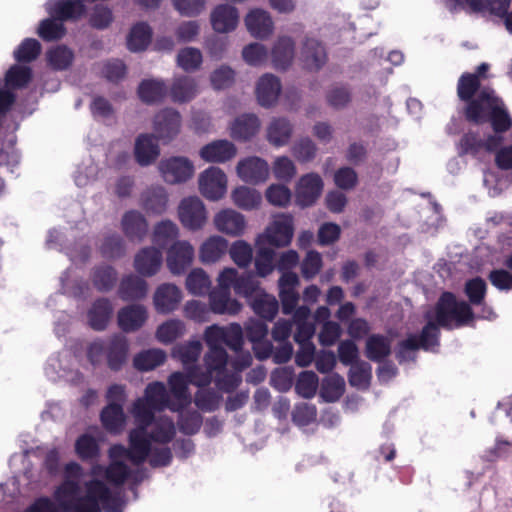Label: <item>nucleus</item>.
<instances>
[{
	"label": "nucleus",
	"instance_id": "nucleus-28",
	"mask_svg": "<svg viewBox=\"0 0 512 512\" xmlns=\"http://www.w3.org/2000/svg\"><path fill=\"white\" fill-rule=\"evenodd\" d=\"M209 305L215 314H228L236 315L241 309L242 305L231 297L230 291L214 289L209 293Z\"/></svg>",
	"mask_w": 512,
	"mask_h": 512
},
{
	"label": "nucleus",
	"instance_id": "nucleus-3",
	"mask_svg": "<svg viewBox=\"0 0 512 512\" xmlns=\"http://www.w3.org/2000/svg\"><path fill=\"white\" fill-rule=\"evenodd\" d=\"M427 320L420 339L415 335L409 336L400 343L397 358L400 362L414 360L416 350L421 347L425 350L433 349L438 345L439 329H452L467 325L473 320L474 314L470 305L464 301H457L452 293L445 292L439 298L435 310L427 311Z\"/></svg>",
	"mask_w": 512,
	"mask_h": 512
},
{
	"label": "nucleus",
	"instance_id": "nucleus-50",
	"mask_svg": "<svg viewBox=\"0 0 512 512\" xmlns=\"http://www.w3.org/2000/svg\"><path fill=\"white\" fill-rule=\"evenodd\" d=\"M203 61L202 53L198 48L185 47L177 54L178 66L186 72L196 71Z\"/></svg>",
	"mask_w": 512,
	"mask_h": 512
},
{
	"label": "nucleus",
	"instance_id": "nucleus-46",
	"mask_svg": "<svg viewBox=\"0 0 512 512\" xmlns=\"http://www.w3.org/2000/svg\"><path fill=\"white\" fill-rule=\"evenodd\" d=\"M101 419L105 428L111 432H119L124 428L125 415L122 405L109 404L101 413Z\"/></svg>",
	"mask_w": 512,
	"mask_h": 512
},
{
	"label": "nucleus",
	"instance_id": "nucleus-64",
	"mask_svg": "<svg viewBox=\"0 0 512 512\" xmlns=\"http://www.w3.org/2000/svg\"><path fill=\"white\" fill-rule=\"evenodd\" d=\"M30 78V68L14 65L6 74V83L13 88H20L25 86Z\"/></svg>",
	"mask_w": 512,
	"mask_h": 512
},
{
	"label": "nucleus",
	"instance_id": "nucleus-52",
	"mask_svg": "<svg viewBox=\"0 0 512 512\" xmlns=\"http://www.w3.org/2000/svg\"><path fill=\"white\" fill-rule=\"evenodd\" d=\"M233 262L240 268L248 267L253 259V250L250 244L243 240L235 241L229 249Z\"/></svg>",
	"mask_w": 512,
	"mask_h": 512
},
{
	"label": "nucleus",
	"instance_id": "nucleus-27",
	"mask_svg": "<svg viewBox=\"0 0 512 512\" xmlns=\"http://www.w3.org/2000/svg\"><path fill=\"white\" fill-rule=\"evenodd\" d=\"M162 265V253L154 247L142 249L134 260V267L142 276L155 275Z\"/></svg>",
	"mask_w": 512,
	"mask_h": 512
},
{
	"label": "nucleus",
	"instance_id": "nucleus-59",
	"mask_svg": "<svg viewBox=\"0 0 512 512\" xmlns=\"http://www.w3.org/2000/svg\"><path fill=\"white\" fill-rule=\"evenodd\" d=\"M256 273L260 277H266L274 270V251L270 248H261L255 257Z\"/></svg>",
	"mask_w": 512,
	"mask_h": 512
},
{
	"label": "nucleus",
	"instance_id": "nucleus-56",
	"mask_svg": "<svg viewBox=\"0 0 512 512\" xmlns=\"http://www.w3.org/2000/svg\"><path fill=\"white\" fill-rule=\"evenodd\" d=\"M272 171L277 179L285 182L290 181L296 175L293 161L286 156H279L274 160Z\"/></svg>",
	"mask_w": 512,
	"mask_h": 512
},
{
	"label": "nucleus",
	"instance_id": "nucleus-38",
	"mask_svg": "<svg viewBox=\"0 0 512 512\" xmlns=\"http://www.w3.org/2000/svg\"><path fill=\"white\" fill-rule=\"evenodd\" d=\"M152 30L147 23L135 24L128 35L127 46L132 52L145 50L151 42Z\"/></svg>",
	"mask_w": 512,
	"mask_h": 512
},
{
	"label": "nucleus",
	"instance_id": "nucleus-44",
	"mask_svg": "<svg viewBox=\"0 0 512 512\" xmlns=\"http://www.w3.org/2000/svg\"><path fill=\"white\" fill-rule=\"evenodd\" d=\"M251 306L256 314L267 320H272L279 308L276 298L263 291L254 297Z\"/></svg>",
	"mask_w": 512,
	"mask_h": 512
},
{
	"label": "nucleus",
	"instance_id": "nucleus-8",
	"mask_svg": "<svg viewBox=\"0 0 512 512\" xmlns=\"http://www.w3.org/2000/svg\"><path fill=\"white\" fill-rule=\"evenodd\" d=\"M182 119L178 111L173 108L160 110L153 119L155 137L164 144L174 140L181 130Z\"/></svg>",
	"mask_w": 512,
	"mask_h": 512
},
{
	"label": "nucleus",
	"instance_id": "nucleus-18",
	"mask_svg": "<svg viewBox=\"0 0 512 512\" xmlns=\"http://www.w3.org/2000/svg\"><path fill=\"white\" fill-rule=\"evenodd\" d=\"M322 189L321 177L316 173H308L296 185V200L303 207L310 206L320 196Z\"/></svg>",
	"mask_w": 512,
	"mask_h": 512
},
{
	"label": "nucleus",
	"instance_id": "nucleus-35",
	"mask_svg": "<svg viewBox=\"0 0 512 512\" xmlns=\"http://www.w3.org/2000/svg\"><path fill=\"white\" fill-rule=\"evenodd\" d=\"M167 358L165 351L159 348L139 352L133 358V366L138 371H151L162 365Z\"/></svg>",
	"mask_w": 512,
	"mask_h": 512
},
{
	"label": "nucleus",
	"instance_id": "nucleus-60",
	"mask_svg": "<svg viewBox=\"0 0 512 512\" xmlns=\"http://www.w3.org/2000/svg\"><path fill=\"white\" fill-rule=\"evenodd\" d=\"M49 64L57 70L66 69L72 62L73 54L65 46H58L48 52Z\"/></svg>",
	"mask_w": 512,
	"mask_h": 512
},
{
	"label": "nucleus",
	"instance_id": "nucleus-49",
	"mask_svg": "<svg viewBox=\"0 0 512 512\" xmlns=\"http://www.w3.org/2000/svg\"><path fill=\"white\" fill-rule=\"evenodd\" d=\"M344 389V379L337 374H333L324 379L321 386V396L327 402H335L343 395Z\"/></svg>",
	"mask_w": 512,
	"mask_h": 512
},
{
	"label": "nucleus",
	"instance_id": "nucleus-55",
	"mask_svg": "<svg viewBox=\"0 0 512 512\" xmlns=\"http://www.w3.org/2000/svg\"><path fill=\"white\" fill-rule=\"evenodd\" d=\"M318 386V377L312 371H304L300 373L296 390L304 398H311L315 395Z\"/></svg>",
	"mask_w": 512,
	"mask_h": 512
},
{
	"label": "nucleus",
	"instance_id": "nucleus-40",
	"mask_svg": "<svg viewBox=\"0 0 512 512\" xmlns=\"http://www.w3.org/2000/svg\"><path fill=\"white\" fill-rule=\"evenodd\" d=\"M310 310L306 306L299 307L294 313V322L297 325V331L294 339L297 343L311 342V338L315 333V327L309 321Z\"/></svg>",
	"mask_w": 512,
	"mask_h": 512
},
{
	"label": "nucleus",
	"instance_id": "nucleus-61",
	"mask_svg": "<svg viewBox=\"0 0 512 512\" xmlns=\"http://www.w3.org/2000/svg\"><path fill=\"white\" fill-rule=\"evenodd\" d=\"M76 452L82 459H93L98 455L99 447L96 439L89 434L80 436L75 444Z\"/></svg>",
	"mask_w": 512,
	"mask_h": 512
},
{
	"label": "nucleus",
	"instance_id": "nucleus-22",
	"mask_svg": "<svg viewBox=\"0 0 512 512\" xmlns=\"http://www.w3.org/2000/svg\"><path fill=\"white\" fill-rule=\"evenodd\" d=\"M228 251V241L219 235L208 237L199 247V260L205 264L219 262Z\"/></svg>",
	"mask_w": 512,
	"mask_h": 512
},
{
	"label": "nucleus",
	"instance_id": "nucleus-17",
	"mask_svg": "<svg viewBox=\"0 0 512 512\" xmlns=\"http://www.w3.org/2000/svg\"><path fill=\"white\" fill-rule=\"evenodd\" d=\"M237 155V147L227 139L214 140L204 145L199 156L207 163H225Z\"/></svg>",
	"mask_w": 512,
	"mask_h": 512
},
{
	"label": "nucleus",
	"instance_id": "nucleus-63",
	"mask_svg": "<svg viewBox=\"0 0 512 512\" xmlns=\"http://www.w3.org/2000/svg\"><path fill=\"white\" fill-rule=\"evenodd\" d=\"M266 198L270 204L284 207L290 202L291 192L282 184H272L266 190Z\"/></svg>",
	"mask_w": 512,
	"mask_h": 512
},
{
	"label": "nucleus",
	"instance_id": "nucleus-58",
	"mask_svg": "<svg viewBox=\"0 0 512 512\" xmlns=\"http://www.w3.org/2000/svg\"><path fill=\"white\" fill-rule=\"evenodd\" d=\"M261 291L259 282L250 273L240 275L235 285V293L246 298L256 297Z\"/></svg>",
	"mask_w": 512,
	"mask_h": 512
},
{
	"label": "nucleus",
	"instance_id": "nucleus-23",
	"mask_svg": "<svg viewBox=\"0 0 512 512\" xmlns=\"http://www.w3.org/2000/svg\"><path fill=\"white\" fill-rule=\"evenodd\" d=\"M293 133L292 123L285 117H274L266 127V139L274 147L289 143Z\"/></svg>",
	"mask_w": 512,
	"mask_h": 512
},
{
	"label": "nucleus",
	"instance_id": "nucleus-54",
	"mask_svg": "<svg viewBox=\"0 0 512 512\" xmlns=\"http://www.w3.org/2000/svg\"><path fill=\"white\" fill-rule=\"evenodd\" d=\"M178 426L185 434H195L202 425V417L197 411H190L186 408L179 410Z\"/></svg>",
	"mask_w": 512,
	"mask_h": 512
},
{
	"label": "nucleus",
	"instance_id": "nucleus-20",
	"mask_svg": "<svg viewBox=\"0 0 512 512\" xmlns=\"http://www.w3.org/2000/svg\"><path fill=\"white\" fill-rule=\"evenodd\" d=\"M299 285V278L294 272L282 273L278 281L279 296L282 302V311L284 314H291L299 300V294L296 287Z\"/></svg>",
	"mask_w": 512,
	"mask_h": 512
},
{
	"label": "nucleus",
	"instance_id": "nucleus-11",
	"mask_svg": "<svg viewBox=\"0 0 512 512\" xmlns=\"http://www.w3.org/2000/svg\"><path fill=\"white\" fill-rule=\"evenodd\" d=\"M294 234L293 218L287 214L274 217L266 228L264 238L275 247H284L290 244Z\"/></svg>",
	"mask_w": 512,
	"mask_h": 512
},
{
	"label": "nucleus",
	"instance_id": "nucleus-12",
	"mask_svg": "<svg viewBox=\"0 0 512 512\" xmlns=\"http://www.w3.org/2000/svg\"><path fill=\"white\" fill-rule=\"evenodd\" d=\"M238 9L228 3L216 5L210 13V23L216 33L233 32L239 24Z\"/></svg>",
	"mask_w": 512,
	"mask_h": 512
},
{
	"label": "nucleus",
	"instance_id": "nucleus-2",
	"mask_svg": "<svg viewBox=\"0 0 512 512\" xmlns=\"http://www.w3.org/2000/svg\"><path fill=\"white\" fill-rule=\"evenodd\" d=\"M204 340L209 348L204 355L205 369L195 367L187 374L174 372L169 376L168 384L173 397L172 402L177 405V411L191 404L189 383L205 387L215 381L219 389L228 392L241 382L238 373H229L227 370L228 354L223 344L230 349H239L242 344V327L237 323H231L225 327L211 325L205 329Z\"/></svg>",
	"mask_w": 512,
	"mask_h": 512
},
{
	"label": "nucleus",
	"instance_id": "nucleus-19",
	"mask_svg": "<svg viewBox=\"0 0 512 512\" xmlns=\"http://www.w3.org/2000/svg\"><path fill=\"white\" fill-rule=\"evenodd\" d=\"M248 32L255 38L267 39L274 30V23L270 14L263 9H252L244 18Z\"/></svg>",
	"mask_w": 512,
	"mask_h": 512
},
{
	"label": "nucleus",
	"instance_id": "nucleus-34",
	"mask_svg": "<svg viewBox=\"0 0 512 512\" xmlns=\"http://www.w3.org/2000/svg\"><path fill=\"white\" fill-rule=\"evenodd\" d=\"M488 69L489 65L487 63H482L478 66L476 74H463L460 77L457 86V93L461 100L471 101L472 96L480 86L479 77L483 76Z\"/></svg>",
	"mask_w": 512,
	"mask_h": 512
},
{
	"label": "nucleus",
	"instance_id": "nucleus-24",
	"mask_svg": "<svg viewBox=\"0 0 512 512\" xmlns=\"http://www.w3.org/2000/svg\"><path fill=\"white\" fill-rule=\"evenodd\" d=\"M295 43L289 36H280L271 50V61L275 69L285 70L293 62Z\"/></svg>",
	"mask_w": 512,
	"mask_h": 512
},
{
	"label": "nucleus",
	"instance_id": "nucleus-15",
	"mask_svg": "<svg viewBox=\"0 0 512 512\" xmlns=\"http://www.w3.org/2000/svg\"><path fill=\"white\" fill-rule=\"evenodd\" d=\"M213 223L219 232L232 237L242 235L246 229L244 215L231 208L217 212L213 218Z\"/></svg>",
	"mask_w": 512,
	"mask_h": 512
},
{
	"label": "nucleus",
	"instance_id": "nucleus-10",
	"mask_svg": "<svg viewBox=\"0 0 512 512\" xmlns=\"http://www.w3.org/2000/svg\"><path fill=\"white\" fill-rule=\"evenodd\" d=\"M236 173L243 182L257 185L268 180L270 167L263 158L249 156L237 163Z\"/></svg>",
	"mask_w": 512,
	"mask_h": 512
},
{
	"label": "nucleus",
	"instance_id": "nucleus-47",
	"mask_svg": "<svg viewBox=\"0 0 512 512\" xmlns=\"http://www.w3.org/2000/svg\"><path fill=\"white\" fill-rule=\"evenodd\" d=\"M242 58L250 66L262 67L267 64L269 54L263 44L254 42L243 47Z\"/></svg>",
	"mask_w": 512,
	"mask_h": 512
},
{
	"label": "nucleus",
	"instance_id": "nucleus-32",
	"mask_svg": "<svg viewBox=\"0 0 512 512\" xmlns=\"http://www.w3.org/2000/svg\"><path fill=\"white\" fill-rule=\"evenodd\" d=\"M202 352V343L199 340H192L177 345L173 350V356L177 358L189 372L195 367Z\"/></svg>",
	"mask_w": 512,
	"mask_h": 512
},
{
	"label": "nucleus",
	"instance_id": "nucleus-14",
	"mask_svg": "<svg viewBox=\"0 0 512 512\" xmlns=\"http://www.w3.org/2000/svg\"><path fill=\"white\" fill-rule=\"evenodd\" d=\"M299 60L304 69L319 71L327 62L326 49L317 39L306 38L301 46Z\"/></svg>",
	"mask_w": 512,
	"mask_h": 512
},
{
	"label": "nucleus",
	"instance_id": "nucleus-36",
	"mask_svg": "<svg viewBox=\"0 0 512 512\" xmlns=\"http://www.w3.org/2000/svg\"><path fill=\"white\" fill-rule=\"evenodd\" d=\"M231 199L238 208L249 211L260 206L262 196L256 189L239 186L231 191Z\"/></svg>",
	"mask_w": 512,
	"mask_h": 512
},
{
	"label": "nucleus",
	"instance_id": "nucleus-37",
	"mask_svg": "<svg viewBox=\"0 0 512 512\" xmlns=\"http://www.w3.org/2000/svg\"><path fill=\"white\" fill-rule=\"evenodd\" d=\"M113 307L107 299H99L94 302L88 312L90 326L95 330H104L111 318Z\"/></svg>",
	"mask_w": 512,
	"mask_h": 512
},
{
	"label": "nucleus",
	"instance_id": "nucleus-39",
	"mask_svg": "<svg viewBox=\"0 0 512 512\" xmlns=\"http://www.w3.org/2000/svg\"><path fill=\"white\" fill-rule=\"evenodd\" d=\"M57 1L58 0H51L47 3V10L53 19L43 20L38 28L39 36L46 41L61 39L65 34V27L62 22L66 19H62L57 15H53L49 10V5Z\"/></svg>",
	"mask_w": 512,
	"mask_h": 512
},
{
	"label": "nucleus",
	"instance_id": "nucleus-7",
	"mask_svg": "<svg viewBox=\"0 0 512 512\" xmlns=\"http://www.w3.org/2000/svg\"><path fill=\"white\" fill-rule=\"evenodd\" d=\"M198 189L206 199L218 201L227 192V176L219 167H208L198 176Z\"/></svg>",
	"mask_w": 512,
	"mask_h": 512
},
{
	"label": "nucleus",
	"instance_id": "nucleus-41",
	"mask_svg": "<svg viewBox=\"0 0 512 512\" xmlns=\"http://www.w3.org/2000/svg\"><path fill=\"white\" fill-rule=\"evenodd\" d=\"M119 294L123 300L141 299L147 294V283L138 276H127L121 282Z\"/></svg>",
	"mask_w": 512,
	"mask_h": 512
},
{
	"label": "nucleus",
	"instance_id": "nucleus-16",
	"mask_svg": "<svg viewBox=\"0 0 512 512\" xmlns=\"http://www.w3.org/2000/svg\"><path fill=\"white\" fill-rule=\"evenodd\" d=\"M157 138L148 133L140 134L134 143V158L141 167H147L156 162L160 156V146Z\"/></svg>",
	"mask_w": 512,
	"mask_h": 512
},
{
	"label": "nucleus",
	"instance_id": "nucleus-31",
	"mask_svg": "<svg viewBox=\"0 0 512 512\" xmlns=\"http://www.w3.org/2000/svg\"><path fill=\"white\" fill-rule=\"evenodd\" d=\"M128 343L125 337L115 335L107 344L106 360L111 370L118 371L126 362Z\"/></svg>",
	"mask_w": 512,
	"mask_h": 512
},
{
	"label": "nucleus",
	"instance_id": "nucleus-9",
	"mask_svg": "<svg viewBox=\"0 0 512 512\" xmlns=\"http://www.w3.org/2000/svg\"><path fill=\"white\" fill-rule=\"evenodd\" d=\"M195 249L187 240H176L167 250L166 264L173 275L183 274L193 263Z\"/></svg>",
	"mask_w": 512,
	"mask_h": 512
},
{
	"label": "nucleus",
	"instance_id": "nucleus-1",
	"mask_svg": "<svg viewBox=\"0 0 512 512\" xmlns=\"http://www.w3.org/2000/svg\"><path fill=\"white\" fill-rule=\"evenodd\" d=\"M166 408L177 411V405L172 402L166 386L162 382L148 384L144 396L138 398L131 409L137 427L129 436L130 449L122 445L111 447L109 467L94 465L91 468L92 475L102 481L104 478L107 479L115 485L113 488H118L121 492L118 486L123 484L130 474L126 464L128 461L138 465L149 457L153 467L168 465L172 458L170 449L164 446L157 447L156 444L170 442L175 435V426L170 418H155L153 414V410L162 411Z\"/></svg>",
	"mask_w": 512,
	"mask_h": 512
},
{
	"label": "nucleus",
	"instance_id": "nucleus-51",
	"mask_svg": "<svg viewBox=\"0 0 512 512\" xmlns=\"http://www.w3.org/2000/svg\"><path fill=\"white\" fill-rule=\"evenodd\" d=\"M235 71L228 65H220L210 74V83L214 90H224L235 82Z\"/></svg>",
	"mask_w": 512,
	"mask_h": 512
},
{
	"label": "nucleus",
	"instance_id": "nucleus-4",
	"mask_svg": "<svg viewBox=\"0 0 512 512\" xmlns=\"http://www.w3.org/2000/svg\"><path fill=\"white\" fill-rule=\"evenodd\" d=\"M466 117L475 123L490 121L495 133L506 132L512 126V118L503 100L494 90L486 87L469 102Z\"/></svg>",
	"mask_w": 512,
	"mask_h": 512
},
{
	"label": "nucleus",
	"instance_id": "nucleus-48",
	"mask_svg": "<svg viewBox=\"0 0 512 512\" xmlns=\"http://www.w3.org/2000/svg\"><path fill=\"white\" fill-rule=\"evenodd\" d=\"M389 340L380 335H372L366 341V355L370 360L381 361L390 354Z\"/></svg>",
	"mask_w": 512,
	"mask_h": 512
},
{
	"label": "nucleus",
	"instance_id": "nucleus-57",
	"mask_svg": "<svg viewBox=\"0 0 512 512\" xmlns=\"http://www.w3.org/2000/svg\"><path fill=\"white\" fill-rule=\"evenodd\" d=\"M41 51V44L36 39H25L14 52L19 62H31L35 60Z\"/></svg>",
	"mask_w": 512,
	"mask_h": 512
},
{
	"label": "nucleus",
	"instance_id": "nucleus-62",
	"mask_svg": "<svg viewBox=\"0 0 512 512\" xmlns=\"http://www.w3.org/2000/svg\"><path fill=\"white\" fill-rule=\"evenodd\" d=\"M116 282V273L109 266L97 268L93 274V283L100 291L110 290Z\"/></svg>",
	"mask_w": 512,
	"mask_h": 512
},
{
	"label": "nucleus",
	"instance_id": "nucleus-53",
	"mask_svg": "<svg viewBox=\"0 0 512 512\" xmlns=\"http://www.w3.org/2000/svg\"><path fill=\"white\" fill-rule=\"evenodd\" d=\"M178 235L179 227L172 220H162L154 227V241L158 245L165 246L169 241L175 240Z\"/></svg>",
	"mask_w": 512,
	"mask_h": 512
},
{
	"label": "nucleus",
	"instance_id": "nucleus-33",
	"mask_svg": "<svg viewBox=\"0 0 512 512\" xmlns=\"http://www.w3.org/2000/svg\"><path fill=\"white\" fill-rule=\"evenodd\" d=\"M141 199L144 208L154 214H162L168 206L167 191L160 185L146 189Z\"/></svg>",
	"mask_w": 512,
	"mask_h": 512
},
{
	"label": "nucleus",
	"instance_id": "nucleus-25",
	"mask_svg": "<svg viewBox=\"0 0 512 512\" xmlns=\"http://www.w3.org/2000/svg\"><path fill=\"white\" fill-rule=\"evenodd\" d=\"M147 317V310L143 305L132 304L118 312V324L123 331L134 332L144 325Z\"/></svg>",
	"mask_w": 512,
	"mask_h": 512
},
{
	"label": "nucleus",
	"instance_id": "nucleus-30",
	"mask_svg": "<svg viewBox=\"0 0 512 512\" xmlns=\"http://www.w3.org/2000/svg\"><path fill=\"white\" fill-rule=\"evenodd\" d=\"M198 94L196 80L189 76L174 78L170 87V97L173 102L186 103L191 101Z\"/></svg>",
	"mask_w": 512,
	"mask_h": 512
},
{
	"label": "nucleus",
	"instance_id": "nucleus-5",
	"mask_svg": "<svg viewBox=\"0 0 512 512\" xmlns=\"http://www.w3.org/2000/svg\"><path fill=\"white\" fill-rule=\"evenodd\" d=\"M177 215L182 226L193 232L203 229L208 220L206 206L197 196L183 198L177 207Z\"/></svg>",
	"mask_w": 512,
	"mask_h": 512
},
{
	"label": "nucleus",
	"instance_id": "nucleus-45",
	"mask_svg": "<svg viewBox=\"0 0 512 512\" xmlns=\"http://www.w3.org/2000/svg\"><path fill=\"white\" fill-rule=\"evenodd\" d=\"M186 333L185 324L178 319H170L162 323L156 330V338L163 344H170Z\"/></svg>",
	"mask_w": 512,
	"mask_h": 512
},
{
	"label": "nucleus",
	"instance_id": "nucleus-43",
	"mask_svg": "<svg viewBox=\"0 0 512 512\" xmlns=\"http://www.w3.org/2000/svg\"><path fill=\"white\" fill-rule=\"evenodd\" d=\"M211 279L202 268L193 269L186 277V289L193 295L210 293Z\"/></svg>",
	"mask_w": 512,
	"mask_h": 512
},
{
	"label": "nucleus",
	"instance_id": "nucleus-6",
	"mask_svg": "<svg viewBox=\"0 0 512 512\" xmlns=\"http://www.w3.org/2000/svg\"><path fill=\"white\" fill-rule=\"evenodd\" d=\"M158 171L167 184H181L190 180L195 172L194 165L187 157L173 156L159 162Z\"/></svg>",
	"mask_w": 512,
	"mask_h": 512
},
{
	"label": "nucleus",
	"instance_id": "nucleus-29",
	"mask_svg": "<svg viewBox=\"0 0 512 512\" xmlns=\"http://www.w3.org/2000/svg\"><path fill=\"white\" fill-rule=\"evenodd\" d=\"M122 230L131 240H142L147 234L148 224L141 212L136 210L127 211L121 220Z\"/></svg>",
	"mask_w": 512,
	"mask_h": 512
},
{
	"label": "nucleus",
	"instance_id": "nucleus-21",
	"mask_svg": "<svg viewBox=\"0 0 512 512\" xmlns=\"http://www.w3.org/2000/svg\"><path fill=\"white\" fill-rule=\"evenodd\" d=\"M181 300V290L171 283L160 285L156 289L153 297L155 309L161 314H167L176 310Z\"/></svg>",
	"mask_w": 512,
	"mask_h": 512
},
{
	"label": "nucleus",
	"instance_id": "nucleus-26",
	"mask_svg": "<svg viewBox=\"0 0 512 512\" xmlns=\"http://www.w3.org/2000/svg\"><path fill=\"white\" fill-rule=\"evenodd\" d=\"M281 84L279 79L273 74H264L257 82L256 96L258 102L263 107H271L279 97Z\"/></svg>",
	"mask_w": 512,
	"mask_h": 512
},
{
	"label": "nucleus",
	"instance_id": "nucleus-13",
	"mask_svg": "<svg viewBox=\"0 0 512 512\" xmlns=\"http://www.w3.org/2000/svg\"><path fill=\"white\" fill-rule=\"evenodd\" d=\"M261 121L253 113H245L233 119L228 131L232 139L238 142H248L253 139L260 131Z\"/></svg>",
	"mask_w": 512,
	"mask_h": 512
},
{
	"label": "nucleus",
	"instance_id": "nucleus-42",
	"mask_svg": "<svg viewBox=\"0 0 512 512\" xmlns=\"http://www.w3.org/2000/svg\"><path fill=\"white\" fill-rule=\"evenodd\" d=\"M166 90V85L162 80L147 79L140 83L138 94L143 102L150 104L162 100Z\"/></svg>",
	"mask_w": 512,
	"mask_h": 512
}]
</instances>
